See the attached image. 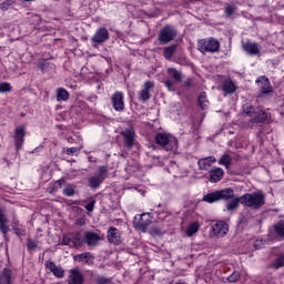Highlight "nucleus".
Returning a JSON list of instances; mask_svg holds the SVG:
<instances>
[{"instance_id": "nucleus-54", "label": "nucleus", "mask_w": 284, "mask_h": 284, "mask_svg": "<svg viewBox=\"0 0 284 284\" xmlns=\"http://www.w3.org/2000/svg\"><path fill=\"white\" fill-rule=\"evenodd\" d=\"M24 1H32V0H24Z\"/></svg>"}, {"instance_id": "nucleus-38", "label": "nucleus", "mask_w": 284, "mask_h": 284, "mask_svg": "<svg viewBox=\"0 0 284 284\" xmlns=\"http://www.w3.org/2000/svg\"><path fill=\"white\" fill-rule=\"evenodd\" d=\"M197 232H199V223L196 222L192 223L186 230L187 236H193V234H196Z\"/></svg>"}, {"instance_id": "nucleus-51", "label": "nucleus", "mask_w": 284, "mask_h": 284, "mask_svg": "<svg viewBox=\"0 0 284 284\" xmlns=\"http://www.w3.org/2000/svg\"><path fill=\"white\" fill-rule=\"evenodd\" d=\"M38 68H40V70L43 72V70L45 69V63H39Z\"/></svg>"}, {"instance_id": "nucleus-31", "label": "nucleus", "mask_w": 284, "mask_h": 284, "mask_svg": "<svg viewBox=\"0 0 284 284\" xmlns=\"http://www.w3.org/2000/svg\"><path fill=\"white\" fill-rule=\"evenodd\" d=\"M271 267L274 270H281V267H284V253H278L271 264Z\"/></svg>"}, {"instance_id": "nucleus-45", "label": "nucleus", "mask_w": 284, "mask_h": 284, "mask_svg": "<svg viewBox=\"0 0 284 284\" xmlns=\"http://www.w3.org/2000/svg\"><path fill=\"white\" fill-rule=\"evenodd\" d=\"M12 6V0H7L0 4V9L6 12L10 10V7Z\"/></svg>"}, {"instance_id": "nucleus-9", "label": "nucleus", "mask_w": 284, "mask_h": 284, "mask_svg": "<svg viewBox=\"0 0 284 284\" xmlns=\"http://www.w3.org/2000/svg\"><path fill=\"white\" fill-rule=\"evenodd\" d=\"M111 103L115 112H123L125 110V101L123 100V92L118 91L111 95Z\"/></svg>"}, {"instance_id": "nucleus-42", "label": "nucleus", "mask_w": 284, "mask_h": 284, "mask_svg": "<svg viewBox=\"0 0 284 284\" xmlns=\"http://www.w3.org/2000/svg\"><path fill=\"white\" fill-rule=\"evenodd\" d=\"M64 196H74V185L69 184L63 189Z\"/></svg>"}, {"instance_id": "nucleus-12", "label": "nucleus", "mask_w": 284, "mask_h": 284, "mask_svg": "<svg viewBox=\"0 0 284 284\" xmlns=\"http://www.w3.org/2000/svg\"><path fill=\"white\" fill-rule=\"evenodd\" d=\"M106 237L109 243H112L113 245H121L122 243L121 231H119V229L114 226L109 227L106 232Z\"/></svg>"}, {"instance_id": "nucleus-4", "label": "nucleus", "mask_w": 284, "mask_h": 284, "mask_svg": "<svg viewBox=\"0 0 284 284\" xmlns=\"http://www.w3.org/2000/svg\"><path fill=\"white\" fill-rule=\"evenodd\" d=\"M197 50L202 54H205L207 52L214 54V52H219L221 50V43L219 40L214 38H206L197 41Z\"/></svg>"}, {"instance_id": "nucleus-11", "label": "nucleus", "mask_w": 284, "mask_h": 284, "mask_svg": "<svg viewBox=\"0 0 284 284\" xmlns=\"http://www.w3.org/2000/svg\"><path fill=\"white\" fill-rule=\"evenodd\" d=\"M212 232L217 239H223L230 232L227 223L220 221L212 226Z\"/></svg>"}, {"instance_id": "nucleus-43", "label": "nucleus", "mask_w": 284, "mask_h": 284, "mask_svg": "<svg viewBox=\"0 0 284 284\" xmlns=\"http://www.w3.org/2000/svg\"><path fill=\"white\" fill-rule=\"evenodd\" d=\"M95 283H98V284H112V280H110L105 276H102V275H98L95 277Z\"/></svg>"}, {"instance_id": "nucleus-28", "label": "nucleus", "mask_w": 284, "mask_h": 284, "mask_svg": "<svg viewBox=\"0 0 284 284\" xmlns=\"http://www.w3.org/2000/svg\"><path fill=\"white\" fill-rule=\"evenodd\" d=\"M251 121L253 123H264V121H267V112L257 109Z\"/></svg>"}, {"instance_id": "nucleus-13", "label": "nucleus", "mask_w": 284, "mask_h": 284, "mask_svg": "<svg viewBox=\"0 0 284 284\" xmlns=\"http://www.w3.org/2000/svg\"><path fill=\"white\" fill-rule=\"evenodd\" d=\"M154 90V82L152 81H146L143 84V88L141 91H139L138 97L140 101L145 103V101H150V91Z\"/></svg>"}, {"instance_id": "nucleus-48", "label": "nucleus", "mask_w": 284, "mask_h": 284, "mask_svg": "<svg viewBox=\"0 0 284 284\" xmlns=\"http://www.w3.org/2000/svg\"><path fill=\"white\" fill-rule=\"evenodd\" d=\"M70 243H72V236L65 234L62 237V245H70Z\"/></svg>"}, {"instance_id": "nucleus-52", "label": "nucleus", "mask_w": 284, "mask_h": 284, "mask_svg": "<svg viewBox=\"0 0 284 284\" xmlns=\"http://www.w3.org/2000/svg\"><path fill=\"white\" fill-rule=\"evenodd\" d=\"M161 214H165V212H158V216L161 221H163V217L161 216Z\"/></svg>"}, {"instance_id": "nucleus-40", "label": "nucleus", "mask_w": 284, "mask_h": 284, "mask_svg": "<svg viewBox=\"0 0 284 284\" xmlns=\"http://www.w3.org/2000/svg\"><path fill=\"white\" fill-rule=\"evenodd\" d=\"M236 11V6L226 4L224 9L225 17H232Z\"/></svg>"}, {"instance_id": "nucleus-14", "label": "nucleus", "mask_w": 284, "mask_h": 284, "mask_svg": "<svg viewBox=\"0 0 284 284\" xmlns=\"http://www.w3.org/2000/svg\"><path fill=\"white\" fill-rule=\"evenodd\" d=\"M110 39V32L105 28L97 30L95 34L91 38L92 43H105Z\"/></svg>"}, {"instance_id": "nucleus-33", "label": "nucleus", "mask_w": 284, "mask_h": 284, "mask_svg": "<svg viewBox=\"0 0 284 284\" xmlns=\"http://www.w3.org/2000/svg\"><path fill=\"white\" fill-rule=\"evenodd\" d=\"M72 243L77 248L83 247V244L85 243V236H82L81 233H75L74 236H72Z\"/></svg>"}, {"instance_id": "nucleus-41", "label": "nucleus", "mask_w": 284, "mask_h": 284, "mask_svg": "<svg viewBox=\"0 0 284 284\" xmlns=\"http://www.w3.org/2000/svg\"><path fill=\"white\" fill-rule=\"evenodd\" d=\"M12 92V85L8 82L0 83V93Z\"/></svg>"}, {"instance_id": "nucleus-3", "label": "nucleus", "mask_w": 284, "mask_h": 284, "mask_svg": "<svg viewBox=\"0 0 284 284\" xmlns=\"http://www.w3.org/2000/svg\"><path fill=\"white\" fill-rule=\"evenodd\" d=\"M166 73L170 79L163 81L165 88L169 92H176V83L183 81V73L176 70V68H169Z\"/></svg>"}, {"instance_id": "nucleus-50", "label": "nucleus", "mask_w": 284, "mask_h": 284, "mask_svg": "<svg viewBox=\"0 0 284 284\" xmlns=\"http://www.w3.org/2000/svg\"><path fill=\"white\" fill-rule=\"evenodd\" d=\"M14 234H17V236H26V230L23 229H14Z\"/></svg>"}, {"instance_id": "nucleus-26", "label": "nucleus", "mask_w": 284, "mask_h": 284, "mask_svg": "<svg viewBox=\"0 0 284 284\" xmlns=\"http://www.w3.org/2000/svg\"><path fill=\"white\" fill-rule=\"evenodd\" d=\"M212 163H216V158L210 156V158L200 159L197 161L199 170H207L209 168L212 166Z\"/></svg>"}, {"instance_id": "nucleus-25", "label": "nucleus", "mask_w": 284, "mask_h": 284, "mask_svg": "<svg viewBox=\"0 0 284 284\" xmlns=\"http://www.w3.org/2000/svg\"><path fill=\"white\" fill-rule=\"evenodd\" d=\"M222 90L226 94H234V92H236L237 90V87H236V83H234V81L229 79L222 83Z\"/></svg>"}, {"instance_id": "nucleus-6", "label": "nucleus", "mask_w": 284, "mask_h": 284, "mask_svg": "<svg viewBox=\"0 0 284 284\" xmlns=\"http://www.w3.org/2000/svg\"><path fill=\"white\" fill-rule=\"evenodd\" d=\"M105 179H108V168L105 165L99 166L98 175L88 179V187L99 190Z\"/></svg>"}, {"instance_id": "nucleus-15", "label": "nucleus", "mask_w": 284, "mask_h": 284, "mask_svg": "<svg viewBox=\"0 0 284 284\" xmlns=\"http://www.w3.org/2000/svg\"><path fill=\"white\" fill-rule=\"evenodd\" d=\"M230 199L232 200L226 203L224 212H236V210H239V205H243V199L242 196H235L234 191L233 196Z\"/></svg>"}, {"instance_id": "nucleus-22", "label": "nucleus", "mask_w": 284, "mask_h": 284, "mask_svg": "<svg viewBox=\"0 0 284 284\" xmlns=\"http://www.w3.org/2000/svg\"><path fill=\"white\" fill-rule=\"evenodd\" d=\"M256 83H260L262 94H270L272 92V84L267 77H262L260 80H256Z\"/></svg>"}, {"instance_id": "nucleus-10", "label": "nucleus", "mask_w": 284, "mask_h": 284, "mask_svg": "<svg viewBox=\"0 0 284 284\" xmlns=\"http://www.w3.org/2000/svg\"><path fill=\"white\" fill-rule=\"evenodd\" d=\"M14 145H16V150L17 152H19L21 150V148H23V142L26 141V128L24 126H19L14 130Z\"/></svg>"}, {"instance_id": "nucleus-29", "label": "nucleus", "mask_w": 284, "mask_h": 284, "mask_svg": "<svg viewBox=\"0 0 284 284\" xmlns=\"http://www.w3.org/2000/svg\"><path fill=\"white\" fill-rule=\"evenodd\" d=\"M0 232L6 236L10 232V226H8V217L0 210Z\"/></svg>"}, {"instance_id": "nucleus-44", "label": "nucleus", "mask_w": 284, "mask_h": 284, "mask_svg": "<svg viewBox=\"0 0 284 284\" xmlns=\"http://www.w3.org/2000/svg\"><path fill=\"white\" fill-rule=\"evenodd\" d=\"M149 234H151V236H161L163 231L158 226H153L149 230Z\"/></svg>"}, {"instance_id": "nucleus-35", "label": "nucleus", "mask_w": 284, "mask_h": 284, "mask_svg": "<svg viewBox=\"0 0 284 284\" xmlns=\"http://www.w3.org/2000/svg\"><path fill=\"white\" fill-rule=\"evenodd\" d=\"M68 99H70V93L68 92V90L63 88H59L57 90V101L58 102L68 101Z\"/></svg>"}, {"instance_id": "nucleus-20", "label": "nucleus", "mask_w": 284, "mask_h": 284, "mask_svg": "<svg viewBox=\"0 0 284 284\" xmlns=\"http://www.w3.org/2000/svg\"><path fill=\"white\" fill-rule=\"evenodd\" d=\"M210 178L209 181L211 183H219V181H221V179H223V175L225 174V172L223 171V169L219 168V166H213L210 172Z\"/></svg>"}, {"instance_id": "nucleus-2", "label": "nucleus", "mask_w": 284, "mask_h": 284, "mask_svg": "<svg viewBox=\"0 0 284 284\" xmlns=\"http://www.w3.org/2000/svg\"><path fill=\"white\" fill-rule=\"evenodd\" d=\"M234 196V189H223L205 194L202 199L205 203H216V201H230Z\"/></svg>"}, {"instance_id": "nucleus-27", "label": "nucleus", "mask_w": 284, "mask_h": 284, "mask_svg": "<svg viewBox=\"0 0 284 284\" xmlns=\"http://www.w3.org/2000/svg\"><path fill=\"white\" fill-rule=\"evenodd\" d=\"M0 284H12V271L8 267L0 273Z\"/></svg>"}, {"instance_id": "nucleus-53", "label": "nucleus", "mask_w": 284, "mask_h": 284, "mask_svg": "<svg viewBox=\"0 0 284 284\" xmlns=\"http://www.w3.org/2000/svg\"><path fill=\"white\" fill-rule=\"evenodd\" d=\"M62 183H65V180H63V179L58 180L59 185H61Z\"/></svg>"}, {"instance_id": "nucleus-46", "label": "nucleus", "mask_w": 284, "mask_h": 284, "mask_svg": "<svg viewBox=\"0 0 284 284\" xmlns=\"http://www.w3.org/2000/svg\"><path fill=\"white\" fill-rule=\"evenodd\" d=\"M64 152L65 154H68V156H72L77 154V152H79V148L77 146L68 148Z\"/></svg>"}, {"instance_id": "nucleus-32", "label": "nucleus", "mask_w": 284, "mask_h": 284, "mask_svg": "<svg viewBox=\"0 0 284 284\" xmlns=\"http://www.w3.org/2000/svg\"><path fill=\"white\" fill-rule=\"evenodd\" d=\"M197 103L201 110H207V105H210V101H207V94L205 92H201L197 98Z\"/></svg>"}, {"instance_id": "nucleus-17", "label": "nucleus", "mask_w": 284, "mask_h": 284, "mask_svg": "<svg viewBox=\"0 0 284 284\" xmlns=\"http://www.w3.org/2000/svg\"><path fill=\"white\" fill-rule=\"evenodd\" d=\"M44 265L47 270H49V272L53 273V276H55V278H63V276H65V271L61 266H57L54 262L47 261Z\"/></svg>"}, {"instance_id": "nucleus-49", "label": "nucleus", "mask_w": 284, "mask_h": 284, "mask_svg": "<svg viewBox=\"0 0 284 284\" xmlns=\"http://www.w3.org/2000/svg\"><path fill=\"white\" fill-rule=\"evenodd\" d=\"M241 276H239V273H233L232 275L229 276V282L230 283H236Z\"/></svg>"}, {"instance_id": "nucleus-39", "label": "nucleus", "mask_w": 284, "mask_h": 284, "mask_svg": "<svg viewBox=\"0 0 284 284\" xmlns=\"http://www.w3.org/2000/svg\"><path fill=\"white\" fill-rule=\"evenodd\" d=\"M37 247H39V242L32 240V239H28L27 241V248L32 252L34 251Z\"/></svg>"}, {"instance_id": "nucleus-24", "label": "nucleus", "mask_w": 284, "mask_h": 284, "mask_svg": "<svg viewBox=\"0 0 284 284\" xmlns=\"http://www.w3.org/2000/svg\"><path fill=\"white\" fill-rule=\"evenodd\" d=\"M275 237L278 239V241H284V220L277 221L273 225Z\"/></svg>"}, {"instance_id": "nucleus-36", "label": "nucleus", "mask_w": 284, "mask_h": 284, "mask_svg": "<svg viewBox=\"0 0 284 284\" xmlns=\"http://www.w3.org/2000/svg\"><path fill=\"white\" fill-rule=\"evenodd\" d=\"M219 165H224V168H230V165H232V156H230V154H223L219 160Z\"/></svg>"}, {"instance_id": "nucleus-47", "label": "nucleus", "mask_w": 284, "mask_h": 284, "mask_svg": "<svg viewBox=\"0 0 284 284\" xmlns=\"http://www.w3.org/2000/svg\"><path fill=\"white\" fill-rule=\"evenodd\" d=\"M94 205H97V200L90 201V202L85 205L87 212H94Z\"/></svg>"}, {"instance_id": "nucleus-5", "label": "nucleus", "mask_w": 284, "mask_h": 284, "mask_svg": "<svg viewBox=\"0 0 284 284\" xmlns=\"http://www.w3.org/2000/svg\"><path fill=\"white\" fill-rule=\"evenodd\" d=\"M176 34H179L176 28L172 24H166L160 30L158 41L161 45H168V43L176 39Z\"/></svg>"}, {"instance_id": "nucleus-23", "label": "nucleus", "mask_w": 284, "mask_h": 284, "mask_svg": "<svg viewBox=\"0 0 284 284\" xmlns=\"http://www.w3.org/2000/svg\"><path fill=\"white\" fill-rule=\"evenodd\" d=\"M243 50H245L247 54H251V57H256V54L261 52V50H258V43L256 42L243 43Z\"/></svg>"}, {"instance_id": "nucleus-19", "label": "nucleus", "mask_w": 284, "mask_h": 284, "mask_svg": "<svg viewBox=\"0 0 284 284\" xmlns=\"http://www.w3.org/2000/svg\"><path fill=\"white\" fill-rule=\"evenodd\" d=\"M121 135L124 139L125 148H134V139L136 136V133H134V130L125 129L124 131L121 132Z\"/></svg>"}, {"instance_id": "nucleus-34", "label": "nucleus", "mask_w": 284, "mask_h": 284, "mask_svg": "<svg viewBox=\"0 0 284 284\" xmlns=\"http://www.w3.org/2000/svg\"><path fill=\"white\" fill-rule=\"evenodd\" d=\"M242 110H243V112H244V114H245L246 116H250V118H251V121H252V119L254 118V115L256 114V111H257L258 109L254 108L252 104H244V105L242 106Z\"/></svg>"}, {"instance_id": "nucleus-7", "label": "nucleus", "mask_w": 284, "mask_h": 284, "mask_svg": "<svg viewBox=\"0 0 284 284\" xmlns=\"http://www.w3.org/2000/svg\"><path fill=\"white\" fill-rule=\"evenodd\" d=\"M155 143L165 148V145H170L171 150H176L179 148V140L176 138H172L166 133H156L155 134Z\"/></svg>"}, {"instance_id": "nucleus-37", "label": "nucleus", "mask_w": 284, "mask_h": 284, "mask_svg": "<svg viewBox=\"0 0 284 284\" xmlns=\"http://www.w3.org/2000/svg\"><path fill=\"white\" fill-rule=\"evenodd\" d=\"M184 90H194L196 88V82L192 78H187L186 81L183 83Z\"/></svg>"}, {"instance_id": "nucleus-18", "label": "nucleus", "mask_w": 284, "mask_h": 284, "mask_svg": "<svg viewBox=\"0 0 284 284\" xmlns=\"http://www.w3.org/2000/svg\"><path fill=\"white\" fill-rule=\"evenodd\" d=\"M85 281V277H83V273L79 268H72L70 271V275L68 277L69 284H83Z\"/></svg>"}, {"instance_id": "nucleus-30", "label": "nucleus", "mask_w": 284, "mask_h": 284, "mask_svg": "<svg viewBox=\"0 0 284 284\" xmlns=\"http://www.w3.org/2000/svg\"><path fill=\"white\" fill-rule=\"evenodd\" d=\"M176 44H172L170 47H165L163 49V57L164 59H166L168 61H170L172 59V57H174V53L176 52Z\"/></svg>"}, {"instance_id": "nucleus-1", "label": "nucleus", "mask_w": 284, "mask_h": 284, "mask_svg": "<svg viewBox=\"0 0 284 284\" xmlns=\"http://www.w3.org/2000/svg\"><path fill=\"white\" fill-rule=\"evenodd\" d=\"M242 205L244 207H252V210H261L265 205V194L263 191L243 194Z\"/></svg>"}, {"instance_id": "nucleus-8", "label": "nucleus", "mask_w": 284, "mask_h": 284, "mask_svg": "<svg viewBox=\"0 0 284 284\" xmlns=\"http://www.w3.org/2000/svg\"><path fill=\"white\" fill-rule=\"evenodd\" d=\"M152 223V217L150 213H142L139 216L134 217L133 225L140 232L145 233L148 231L149 225Z\"/></svg>"}, {"instance_id": "nucleus-16", "label": "nucleus", "mask_w": 284, "mask_h": 284, "mask_svg": "<svg viewBox=\"0 0 284 284\" xmlns=\"http://www.w3.org/2000/svg\"><path fill=\"white\" fill-rule=\"evenodd\" d=\"M99 241H101V235L94 232H85L84 233V243L88 247H97L99 245Z\"/></svg>"}, {"instance_id": "nucleus-21", "label": "nucleus", "mask_w": 284, "mask_h": 284, "mask_svg": "<svg viewBox=\"0 0 284 284\" xmlns=\"http://www.w3.org/2000/svg\"><path fill=\"white\" fill-rule=\"evenodd\" d=\"M73 261H78V263H84V265H92V263H94V256H92V253L90 252H84L73 256Z\"/></svg>"}]
</instances>
